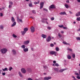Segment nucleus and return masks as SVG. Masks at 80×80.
Segmentation results:
<instances>
[{
    "label": "nucleus",
    "mask_w": 80,
    "mask_h": 80,
    "mask_svg": "<svg viewBox=\"0 0 80 80\" xmlns=\"http://www.w3.org/2000/svg\"><path fill=\"white\" fill-rule=\"evenodd\" d=\"M1 52L2 53H5L7 52V49L6 48H3L1 50Z\"/></svg>",
    "instance_id": "nucleus-1"
},
{
    "label": "nucleus",
    "mask_w": 80,
    "mask_h": 80,
    "mask_svg": "<svg viewBox=\"0 0 80 80\" xmlns=\"http://www.w3.org/2000/svg\"><path fill=\"white\" fill-rule=\"evenodd\" d=\"M44 3L43 2H42L40 3V9H42L43 7V5H44Z\"/></svg>",
    "instance_id": "nucleus-2"
},
{
    "label": "nucleus",
    "mask_w": 80,
    "mask_h": 80,
    "mask_svg": "<svg viewBox=\"0 0 80 80\" xmlns=\"http://www.w3.org/2000/svg\"><path fill=\"white\" fill-rule=\"evenodd\" d=\"M75 75H77V78L79 80H80V77L79 76V74L77 72H75Z\"/></svg>",
    "instance_id": "nucleus-3"
},
{
    "label": "nucleus",
    "mask_w": 80,
    "mask_h": 80,
    "mask_svg": "<svg viewBox=\"0 0 80 80\" xmlns=\"http://www.w3.org/2000/svg\"><path fill=\"white\" fill-rule=\"evenodd\" d=\"M50 40H51V37H50V36H49L47 38L46 41L47 42H50Z\"/></svg>",
    "instance_id": "nucleus-4"
},
{
    "label": "nucleus",
    "mask_w": 80,
    "mask_h": 80,
    "mask_svg": "<svg viewBox=\"0 0 80 80\" xmlns=\"http://www.w3.org/2000/svg\"><path fill=\"white\" fill-rule=\"evenodd\" d=\"M31 30L32 32H35V28L32 26L31 28Z\"/></svg>",
    "instance_id": "nucleus-5"
},
{
    "label": "nucleus",
    "mask_w": 80,
    "mask_h": 80,
    "mask_svg": "<svg viewBox=\"0 0 80 80\" xmlns=\"http://www.w3.org/2000/svg\"><path fill=\"white\" fill-rule=\"evenodd\" d=\"M21 72L23 73H26V70H25V68H22L21 69Z\"/></svg>",
    "instance_id": "nucleus-6"
},
{
    "label": "nucleus",
    "mask_w": 80,
    "mask_h": 80,
    "mask_svg": "<svg viewBox=\"0 0 80 80\" xmlns=\"http://www.w3.org/2000/svg\"><path fill=\"white\" fill-rule=\"evenodd\" d=\"M52 78L50 77H44V80H50V79H51Z\"/></svg>",
    "instance_id": "nucleus-7"
},
{
    "label": "nucleus",
    "mask_w": 80,
    "mask_h": 80,
    "mask_svg": "<svg viewBox=\"0 0 80 80\" xmlns=\"http://www.w3.org/2000/svg\"><path fill=\"white\" fill-rule=\"evenodd\" d=\"M50 53L51 55H54V54H57V52L55 51H51L50 52Z\"/></svg>",
    "instance_id": "nucleus-8"
},
{
    "label": "nucleus",
    "mask_w": 80,
    "mask_h": 80,
    "mask_svg": "<svg viewBox=\"0 0 80 80\" xmlns=\"http://www.w3.org/2000/svg\"><path fill=\"white\" fill-rule=\"evenodd\" d=\"M51 8H55V6L53 5H52L49 7V10H50Z\"/></svg>",
    "instance_id": "nucleus-9"
},
{
    "label": "nucleus",
    "mask_w": 80,
    "mask_h": 80,
    "mask_svg": "<svg viewBox=\"0 0 80 80\" xmlns=\"http://www.w3.org/2000/svg\"><path fill=\"white\" fill-rule=\"evenodd\" d=\"M29 42H30V41H26L24 42V44H25V45L27 44H28Z\"/></svg>",
    "instance_id": "nucleus-10"
},
{
    "label": "nucleus",
    "mask_w": 80,
    "mask_h": 80,
    "mask_svg": "<svg viewBox=\"0 0 80 80\" xmlns=\"http://www.w3.org/2000/svg\"><path fill=\"white\" fill-rule=\"evenodd\" d=\"M52 66H56V67H59V64H58V63H56L55 64H52Z\"/></svg>",
    "instance_id": "nucleus-11"
},
{
    "label": "nucleus",
    "mask_w": 80,
    "mask_h": 80,
    "mask_svg": "<svg viewBox=\"0 0 80 80\" xmlns=\"http://www.w3.org/2000/svg\"><path fill=\"white\" fill-rule=\"evenodd\" d=\"M17 20L18 22H22V23L23 22V21H22V19H19L18 18H17Z\"/></svg>",
    "instance_id": "nucleus-12"
},
{
    "label": "nucleus",
    "mask_w": 80,
    "mask_h": 80,
    "mask_svg": "<svg viewBox=\"0 0 80 80\" xmlns=\"http://www.w3.org/2000/svg\"><path fill=\"white\" fill-rule=\"evenodd\" d=\"M42 37H43V38H45L47 37V36L45 34H42Z\"/></svg>",
    "instance_id": "nucleus-13"
},
{
    "label": "nucleus",
    "mask_w": 80,
    "mask_h": 80,
    "mask_svg": "<svg viewBox=\"0 0 80 80\" xmlns=\"http://www.w3.org/2000/svg\"><path fill=\"white\" fill-rule=\"evenodd\" d=\"M53 69L55 70V71H56V72H58V71L59 70H58V68H53Z\"/></svg>",
    "instance_id": "nucleus-14"
},
{
    "label": "nucleus",
    "mask_w": 80,
    "mask_h": 80,
    "mask_svg": "<svg viewBox=\"0 0 80 80\" xmlns=\"http://www.w3.org/2000/svg\"><path fill=\"white\" fill-rule=\"evenodd\" d=\"M60 15H65L66 12H61L59 13Z\"/></svg>",
    "instance_id": "nucleus-15"
},
{
    "label": "nucleus",
    "mask_w": 80,
    "mask_h": 80,
    "mask_svg": "<svg viewBox=\"0 0 80 80\" xmlns=\"http://www.w3.org/2000/svg\"><path fill=\"white\" fill-rule=\"evenodd\" d=\"M23 51L25 52H28V48H25L24 49Z\"/></svg>",
    "instance_id": "nucleus-16"
},
{
    "label": "nucleus",
    "mask_w": 80,
    "mask_h": 80,
    "mask_svg": "<svg viewBox=\"0 0 80 80\" xmlns=\"http://www.w3.org/2000/svg\"><path fill=\"white\" fill-rule=\"evenodd\" d=\"M76 16L77 17H78V16H80V12H78L77 13H76Z\"/></svg>",
    "instance_id": "nucleus-17"
},
{
    "label": "nucleus",
    "mask_w": 80,
    "mask_h": 80,
    "mask_svg": "<svg viewBox=\"0 0 80 80\" xmlns=\"http://www.w3.org/2000/svg\"><path fill=\"white\" fill-rule=\"evenodd\" d=\"M28 28H24V31L25 32H26H26H27V31H28Z\"/></svg>",
    "instance_id": "nucleus-18"
},
{
    "label": "nucleus",
    "mask_w": 80,
    "mask_h": 80,
    "mask_svg": "<svg viewBox=\"0 0 80 80\" xmlns=\"http://www.w3.org/2000/svg\"><path fill=\"white\" fill-rule=\"evenodd\" d=\"M67 70V69H61V70H60L59 72H63V71H64V70Z\"/></svg>",
    "instance_id": "nucleus-19"
},
{
    "label": "nucleus",
    "mask_w": 80,
    "mask_h": 80,
    "mask_svg": "<svg viewBox=\"0 0 80 80\" xmlns=\"http://www.w3.org/2000/svg\"><path fill=\"white\" fill-rule=\"evenodd\" d=\"M12 52H13V54H14V55H15V54H16V51H15V50H13L12 51Z\"/></svg>",
    "instance_id": "nucleus-20"
},
{
    "label": "nucleus",
    "mask_w": 80,
    "mask_h": 80,
    "mask_svg": "<svg viewBox=\"0 0 80 80\" xmlns=\"http://www.w3.org/2000/svg\"><path fill=\"white\" fill-rule=\"evenodd\" d=\"M11 20H12V22H14L15 21V19H14V18H13V17H12Z\"/></svg>",
    "instance_id": "nucleus-21"
},
{
    "label": "nucleus",
    "mask_w": 80,
    "mask_h": 80,
    "mask_svg": "<svg viewBox=\"0 0 80 80\" xmlns=\"http://www.w3.org/2000/svg\"><path fill=\"white\" fill-rule=\"evenodd\" d=\"M25 33L26 32L24 31L21 32V33L22 35H25Z\"/></svg>",
    "instance_id": "nucleus-22"
},
{
    "label": "nucleus",
    "mask_w": 80,
    "mask_h": 80,
    "mask_svg": "<svg viewBox=\"0 0 80 80\" xmlns=\"http://www.w3.org/2000/svg\"><path fill=\"white\" fill-rule=\"evenodd\" d=\"M67 57L68 58V59H71V56L69 55H67Z\"/></svg>",
    "instance_id": "nucleus-23"
},
{
    "label": "nucleus",
    "mask_w": 80,
    "mask_h": 80,
    "mask_svg": "<svg viewBox=\"0 0 80 80\" xmlns=\"http://www.w3.org/2000/svg\"><path fill=\"white\" fill-rule=\"evenodd\" d=\"M18 74L21 77H22V73L21 72H19Z\"/></svg>",
    "instance_id": "nucleus-24"
},
{
    "label": "nucleus",
    "mask_w": 80,
    "mask_h": 80,
    "mask_svg": "<svg viewBox=\"0 0 80 80\" xmlns=\"http://www.w3.org/2000/svg\"><path fill=\"white\" fill-rule=\"evenodd\" d=\"M16 25V22H14L13 24L12 25V27H14V26H15V25Z\"/></svg>",
    "instance_id": "nucleus-25"
},
{
    "label": "nucleus",
    "mask_w": 80,
    "mask_h": 80,
    "mask_svg": "<svg viewBox=\"0 0 80 80\" xmlns=\"http://www.w3.org/2000/svg\"><path fill=\"white\" fill-rule=\"evenodd\" d=\"M65 6L66 8H68V4H65Z\"/></svg>",
    "instance_id": "nucleus-26"
},
{
    "label": "nucleus",
    "mask_w": 80,
    "mask_h": 80,
    "mask_svg": "<svg viewBox=\"0 0 80 80\" xmlns=\"http://www.w3.org/2000/svg\"><path fill=\"white\" fill-rule=\"evenodd\" d=\"M12 36L13 37H14V38H17V35H15V34H13L12 35Z\"/></svg>",
    "instance_id": "nucleus-27"
},
{
    "label": "nucleus",
    "mask_w": 80,
    "mask_h": 80,
    "mask_svg": "<svg viewBox=\"0 0 80 80\" xmlns=\"http://www.w3.org/2000/svg\"><path fill=\"white\" fill-rule=\"evenodd\" d=\"M21 48H22L25 49V45H22L21 46Z\"/></svg>",
    "instance_id": "nucleus-28"
},
{
    "label": "nucleus",
    "mask_w": 80,
    "mask_h": 80,
    "mask_svg": "<svg viewBox=\"0 0 80 80\" xmlns=\"http://www.w3.org/2000/svg\"><path fill=\"white\" fill-rule=\"evenodd\" d=\"M0 28L1 29H3V25H0Z\"/></svg>",
    "instance_id": "nucleus-29"
},
{
    "label": "nucleus",
    "mask_w": 80,
    "mask_h": 80,
    "mask_svg": "<svg viewBox=\"0 0 80 80\" xmlns=\"http://www.w3.org/2000/svg\"><path fill=\"white\" fill-rule=\"evenodd\" d=\"M42 20L44 21H43V22H44V21L47 20V18L45 19V18H44L43 19H42Z\"/></svg>",
    "instance_id": "nucleus-30"
},
{
    "label": "nucleus",
    "mask_w": 80,
    "mask_h": 80,
    "mask_svg": "<svg viewBox=\"0 0 80 80\" xmlns=\"http://www.w3.org/2000/svg\"><path fill=\"white\" fill-rule=\"evenodd\" d=\"M63 43L64 44H65V45H68L69 44L68 43H67V42H63Z\"/></svg>",
    "instance_id": "nucleus-31"
},
{
    "label": "nucleus",
    "mask_w": 80,
    "mask_h": 80,
    "mask_svg": "<svg viewBox=\"0 0 80 80\" xmlns=\"http://www.w3.org/2000/svg\"><path fill=\"white\" fill-rule=\"evenodd\" d=\"M39 2H40V1H38V2H34V3L35 5L36 4H38V3H39Z\"/></svg>",
    "instance_id": "nucleus-32"
},
{
    "label": "nucleus",
    "mask_w": 80,
    "mask_h": 80,
    "mask_svg": "<svg viewBox=\"0 0 80 80\" xmlns=\"http://www.w3.org/2000/svg\"><path fill=\"white\" fill-rule=\"evenodd\" d=\"M56 51H57L58 52V51H59V49L57 47L56 48Z\"/></svg>",
    "instance_id": "nucleus-33"
},
{
    "label": "nucleus",
    "mask_w": 80,
    "mask_h": 80,
    "mask_svg": "<svg viewBox=\"0 0 80 80\" xmlns=\"http://www.w3.org/2000/svg\"><path fill=\"white\" fill-rule=\"evenodd\" d=\"M29 7H32V4L31 3H29Z\"/></svg>",
    "instance_id": "nucleus-34"
},
{
    "label": "nucleus",
    "mask_w": 80,
    "mask_h": 80,
    "mask_svg": "<svg viewBox=\"0 0 80 80\" xmlns=\"http://www.w3.org/2000/svg\"><path fill=\"white\" fill-rule=\"evenodd\" d=\"M58 27H60V28H63V25H59Z\"/></svg>",
    "instance_id": "nucleus-35"
},
{
    "label": "nucleus",
    "mask_w": 80,
    "mask_h": 80,
    "mask_svg": "<svg viewBox=\"0 0 80 80\" xmlns=\"http://www.w3.org/2000/svg\"><path fill=\"white\" fill-rule=\"evenodd\" d=\"M68 50H69L70 52H72V50L71 49H70L69 48H67Z\"/></svg>",
    "instance_id": "nucleus-36"
},
{
    "label": "nucleus",
    "mask_w": 80,
    "mask_h": 80,
    "mask_svg": "<svg viewBox=\"0 0 80 80\" xmlns=\"http://www.w3.org/2000/svg\"><path fill=\"white\" fill-rule=\"evenodd\" d=\"M8 69L7 68H6L4 69H2V70L3 71H5V70H7Z\"/></svg>",
    "instance_id": "nucleus-37"
},
{
    "label": "nucleus",
    "mask_w": 80,
    "mask_h": 80,
    "mask_svg": "<svg viewBox=\"0 0 80 80\" xmlns=\"http://www.w3.org/2000/svg\"><path fill=\"white\" fill-rule=\"evenodd\" d=\"M76 38L77 40H80V38L79 37H77Z\"/></svg>",
    "instance_id": "nucleus-38"
},
{
    "label": "nucleus",
    "mask_w": 80,
    "mask_h": 80,
    "mask_svg": "<svg viewBox=\"0 0 80 80\" xmlns=\"http://www.w3.org/2000/svg\"><path fill=\"white\" fill-rule=\"evenodd\" d=\"M12 69H13V68H12V67H10L9 68V71H11Z\"/></svg>",
    "instance_id": "nucleus-39"
},
{
    "label": "nucleus",
    "mask_w": 80,
    "mask_h": 80,
    "mask_svg": "<svg viewBox=\"0 0 80 80\" xmlns=\"http://www.w3.org/2000/svg\"><path fill=\"white\" fill-rule=\"evenodd\" d=\"M77 20H78V21H80V17L77 18Z\"/></svg>",
    "instance_id": "nucleus-40"
},
{
    "label": "nucleus",
    "mask_w": 80,
    "mask_h": 80,
    "mask_svg": "<svg viewBox=\"0 0 80 80\" xmlns=\"http://www.w3.org/2000/svg\"><path fill=\"white\" fill-rule=\"evenodd\" d=\"M72 78H74V79H73L74 80H76V79L75 78V77L74 76H72Z\"/></svg>",
    "instance_id": "nucleus-41"
},
{
    "label": "nucleus",
    "mask_w": 80,
    "mask_h": 80,
    "mask_svg": "<svg viewBox=\"0 0 80 80\" xmlns=\"http://www.w3.org/2000/svg\"><path fill=\"white\" fill-rule=\"evenodd\" d=\"M32 12L34 14H35V13H36V12H35V10L32 11Z\"/></svg>",
    "instance_id": "nucleus-42"
},
{
    "label": "nucleus",
    "mask_w": 80,
    "mask_h": 80,
    "mask_svg": "<svg viewBox=\"0 0 80 80\" xmlns=\"http://www.w3.org/2000/svg\"><path fill=\"white\" fill-rule=\"evenodd\" d=\"M72 57L73 58H75V55L74 54H73L72 55Z\"/></svg>",
    "instance_id": "nucleus-43"
},
{
    "label": "nucleus",
    "mask_w": 80,
    "mask_h": 80,
    "mask_svg": "<svg viewBox=\"0 0 80 80\" xmlns=\"http://www.w3.org/2000/svg\"><path fill=\"white\" fill-rule=\"evenodd\" d=\"M48 30H50L51 29V28L50 27H48Z\"/></svg>",
    "instance_id": "nucleus-44"
},
{
    "label": "nucleus",
    "mask_w": 80,
    "mask_h": 80,
    "mask_svg": "<svg viewBox=\"0 0 80 80\" xmlns=\"http://www.w3.org/2000/svg\"><path fill=\"white\" fill-rule=\"evenodd\" d=\"M28 80H33V79H31V78H28Z\"/></svg>",
    "instance_id": "nucleus-45"
},
{
    "label": "nucleus",
    "mask_w": 80,
    "mask_h": 80,
    "mask_svg": "<svg viewBox=\"0 0 80 80\" xmlns=\"http://www.w3.org/2000/svg\"><path fill=\"white\" fill-rule=\"evenodd\" d=\"M58 35L59 37H62V35H60V34L59 33L58 34Z\"/></svg>",
    "instance_id": "nucleus-46"
},
{
    "label": "nucleus",
    "mask_w": 80,
    "mask_h": 80,
    "mask_svg": "<svg viewBox=\"0 0 80 80\" xmlns=\"http://www.w3.org/2000/svg\"><path fill=\"white\" fill-rule=\"evenodd\" d=\"M9 3H10V4H11V5H12L13 4V2H9Z\"/></svg>",
    "instance_id": "nucleus-47"
},
{
    "label": "nucleus",
    "mask_w": 80,
    "mask_h": 80,
    "mask_svg": "<svg viewBox=\"0 0 80 80\" xmlns=\"http://www.w3.org/2000/svg\"><path fill=\"white\" fill-rule=\"evenodd\" d=\"M43 10H44L45 11H47V9H46V8H43Z\"/></svg>",
    "instance_id": "nucleus-48"
},
{
    "label": "nucleus",
    "mask_w": 80,
    "mask_h": 80,
    "mask_svg": "<svg viewBox=\"0 0 80 80\" xmlns=\"http://www.w3.org/2000/svg\"><path fill=\"white\" fill-rule=\"evenodd\" d=\"M54 18H51V20H54Z\"/></svg>",
    "instance_id": "nucleus-49"
},
{
    "label": "nucleus",
    "mask_w": 80,
    "mask_h": 80,
    "mask_svg": "<svg viewBox=\"0 0 80 80\" xmlns=\"http://www.w3.org/2000/svg\"><path fill=\"white\" fill-rule=\"evenodd\" d=\"M50 46L51 47H53V46H54V45L53 44H51Z\"/></svg>",
    "instance_id": "nucleus-50"
},
{
    "label": "nucleus",
    "mask_w": 80,
    "mask_h": 80,
    "mask_svg": "<svg viewBox=\"0 0 80 80\" xmlns=\"http://www.w3.org/2000/svg\"><path fill=\"white\" fill-rule=\"evenodd\" d=\"M63 29H67V28L66 27H63Z\"/></svg>",
    "instance_id": "nucleus-51"
},
{
    "label": "nucleus",
    "mask_w": 80,
    "mask_h": 80,
    "mask_svg": "<svg viewBox=\"0 0 80 80\" xmlns=\"http://www.w3.org/2000/svg\"><path fill=\"white\" fill-rule=\"evenodd\" d=\"M2 75H5V72H3L2 73Z\"/></svg>",
    "instance_id": "nucleus-52"
},
{
    "label": "nucleus",
    "mask_w": 80,
    "mask_h": 80,
    "mask_svg": "<svg viewBox=\"0 0 80 80\" xmlns=\"http://www.w3.org/2000/svg\"><path fill=\"white\" fill-rule=\"evenodd\" d=\"M66 2H67V3H69V0H67V1H66Z\"/></svg>",
    "instance_id": "nucleus-53"
},
{
    "label": "nucleus",
    "mask_w": 80,
    "mask_h": 80,
    "mask_svg": "<svg viewBox=\"0 0 80 80\" xmlns=\"http://www.w3.org/2000/svg\"><path fill=\"white\" fill-rule=\"evenodd\" d=\"M53 63H56V61H53Z\"/></svg>",
    "instance_id": "nucleus-54"
},
{
    "label": "nucleus",
    "mask_w": 80,
    "mask_h": 80,
    "mask_svg": "<svg viewBox=\"0 0 80 80\" xmlns=\"http://www.w3.org/2000/svg\"><path fill=\"white\" fill-rule=\"evenodd\" d=\"M0 16H1V17H2V16H3V14L2 13H0Z\"/></svg>",
    "instance_id": "nucleus-55"
},
{
    "label": "nucleus",
    "mask_w": 80,
    "mask_h": 80,
    "mask_svg": "<svg viewBox=\"0 0 80 80\" xmlns=\"http://www.w3.org/2000/svg\"><path fill=\"white\" fill-rule=\"evenodd\" d=\"M11 7H12V5H9V8H11Z\"/></svg>",
    "instance_id": "nucleus-56"
},
{
    "label": "nucleus",
    "mask_w": 80,
    "mask_h": 80,
    "mask_svg": "<svg viewBox=\"0 0 80 80\" xmlns=\"http://www.w3.org/2000/svg\"><path fill=\"white\" fill-rule=\"evenodd\" d=\"M31 50H32V51H33V48H31Z\"/></svg>",
    "instance_id": "nucleus-57"
},
{
    "label": "nucleus",
    "mask_w": 80,
    "mask_h": 80,
    "mask_svg": "<svg viewBox=\"0 0 80 80\" xmlns=\"http://www.w3.org/2000/svg\"><path fill=\"white\" fill-rule=\"evenodd\" d=\"M61 32L62 33H64V32L62 31H61Z\"/></svg>",
    "instance_id": "nucleus-58"
},
{
    "label": "nucleus",
    "mask_w": 80,
    "mask_h": 80,
    "mask_svg": "<svg viewBox=\"0 0 80 80\" xmlns=\"http://www.w3.org/2000/svg\"><path fill=\"white\" fill-rule=\"evenodd\" d=\"M77 1L78 2H79V3H80V0H77Z\"/></svg>",
    "instance_id": "nucleus-59"
},
{
    "label": "nucleus",
    "mask_w": 80,
    "mask_h": 80,
    "mask_svg": "<svg viewBox=\"0 0 80 80\" xmlns=\"http://www.w3.org/2000/svg\"><path fill=\"white\" fill-rule=\"evenodd\" d=\"M69 12L70 13H72V12H71V11H69Z\"/></svg>",
    "instance_id": "nucleus-60"
},
{
    "label": "nucleus",
    "mask_w": 80,
    "mask_h": 80,
    "mask_svg": "<svg viewBox=\"0 0 80 80\" xmlns=\"http://www.w3.org/2000/svg\"><path fill=\"white\" fill-rule=\"evenodd\" d=\"M73 23H74V24H75V23H76V22H73Z\"/></svg>",
    "instance_id": "nucleus-61"
},
{
    "label": "nucleus",
    "mask_w": 80,
    "mask_h": 80,
    "mask_svg": "<svg viewBox=\"0 0 80 80\" xmlns=\"http://www.w3.org/2000/svg\"><path fill=\"white\" fill-rule=\"evenodd\" d=\"M78 31H80V28H79L78 30Z\"/></svg>",
    "instance_id": "nucleus-62"
},
{
    "label": "nucleus",
    "mask_w": 80,
    "mask_h": 80,
    "mask_svg": "<svg viewBox=\"0 0 80 80\" xmlns=\"http://www.w3.org/2000/svg\"><path fill=\"white\" fill-rule=\"evenodd\" d=\"M31 18H33V17H31Z\"/></svg>",
    "instance_id": "nucleus-63"
},
{
    "label": "nucleus",
    "mask_w": 80,
    "mask_h": 80,
    "mask_svg": "<svg viewBox=\"0 0 80 80\" xmlns=\"http://www.w3.org/2000/svg\"><path fill=\"white\" fill-rule=\"evenodd\" d=\"M2 9L1 8H0V10H2Z\"/></svg>",
    "instance_id": "nucleus-64"
}]
</instances>
